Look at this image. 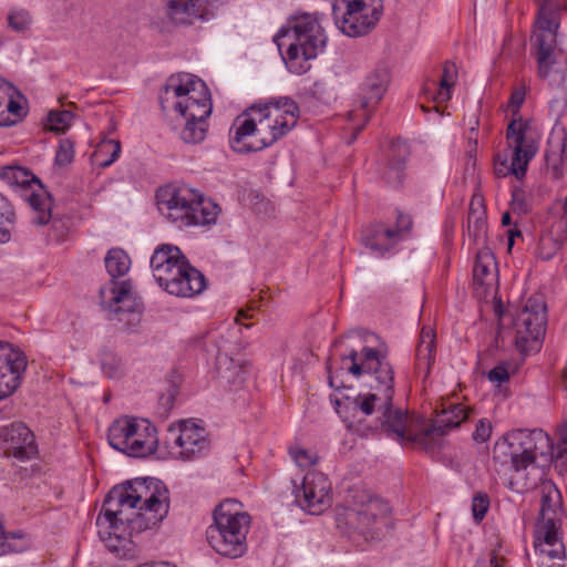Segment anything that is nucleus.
Segmentation results:
<instances>
[{
	"label": "nucleus",
	"mask_w": 567,
	"mask_h": 567,
	"mask_svg": "<svg viewBox=\"0 0 567 567\" xmlns=\"http://www.w3.org/2000/svg\"><path fill=\"white\" fill-rule=\"evenodd\" d=\"M0 178L10 186L28 187L32 183L38 184L40 192H32L27 197L28 203L37 213L33 223L43 226L50 221L53 198L35 175L20 166H7L0 171Z\"/></svg>",
	"instance_id": "obj_17"
},
{
	"label": "nucleus",
	"mask_w": 567,
	"mask_h": 567,
	"mask_svg": "<svg viewBox=\"0 0 567 567\" xmlns=\"http://www.w3.org/2000/svg\"><path fill=\"white\" fill-rule=\"evenodd\" d=\"M524 100H525V91L524 90H516L511 95V103L516 107H520V105L524 103Z\"/></svg>",
	"instance_id": "obj_56"
},
{
	"label": "nucleus",
	"mask_w": 567,
	"mask_h": 567,
	"mask_svg": "<svg viewBox=\"0 0 567 567\" xmlns=\"http://www.w3.org/2000/svg\"><path fill=\"white\" fill-rule=\"evenodd\" d=\"M21 537L22 535L16 533L7 534L0 526V556L20 550L21 548L12 544L11 540Z\"/></svg>",
	"instance_id": "obj_48"
},
{
	"label": "nucleus",
	"mask_w": 567,
	"mask_h": 567,
	"mask_svg": "<svg viewBox=\"0 0 567 567\" xmlns=\"http://www.w3.org/2000/svg\"><path fill=\"white\" fill-rule=\"evenodd\" d=\"M364 509L353 512L361 532L371 539L380 538L383 527L389 526L386 517L390 512L389 503L384 498H368Z\"/></svg>",
	"instance_id": "obj_22"
},
{
	"label": "nucleus",
	"mask_w": 567,
	"mask_h": 567,
	"mask_svg": "<svg viewBox=\"0 0 567 567\" xmlns=\"http://www.w3.org/2000/svg\"><path fill=\"white\" fill-rule=\"evenodd\" d=\"M151 268L157 284L169 295L189 298L206 288L204 275L189 264L177 246H158L151 257Z\"/></svg>",
	"instance_id": "obj_4"
},
{
	"label": "nucleus",
	"mask_w": 567,
	"mask_h": 567,
	"mask_svg": "<svg viewBox=\"0 0 567 567\" xmlns=\"http://www.w3.org/2000/svg\"><path fill=\"white\" fill-rule=\"evenodd\" d=\"M291 130L289 118L275 115L269 105L252 106L238 116L230 128V145L237 153L261 151L272 145Z\"/></svg>",
	"instance_id": "obj_5"
},
{
	"label": "nucleus",
	"mask_w": 567,
	"mask_h": 567,
	"mask_svg": "<svg viewBox=\"0 0 567 567\" xmlns=\"http://www.w3.org/2000/svg\"><path fill=\"white\" fill-rule=\"evenodd\" d=\"M172 127L186 144H198L206 137L207 118H194L192 115L175 114Z\"/></svg>",
	"instance_id": "obj_27"
},
{
	"label": "nucleus",
	"mask_w": 567,
	"mask_h": 567,
	"mask_svg": "<svg viewBox=\"0 0 567 567\" xmlns=\"http://www.w3.org/2000/svg\"><path fill=\"white\" fill-rule=\"evenodd\" d=\"M503 560H504V559H499V558L497 557V555H496V553H495V551H493V553H492V556H491L489 563H491V565H492L493 567H501V565H502V561H503Z\"/></svg>",
	"instance_id": "obj_58"
},
{
	"label": "nucleus",
	"mask_w": 567,
	"mask_h": 567,
	"mask_svg": "<svg viewBox=\"0 0 567 567\" xmlns=\"http://www.w3.org/2000/svg\"><path fill=\"white\" fill-rule=\"evenodd\" d=\"M110 445L132 457H146L158 445L156 427L145 419L123 416L115 420L107 431Z\"/></svg>",
	"instance_id": "obj_10"
},
{
	"label": "nucleus",
	"mask_w": 567,
	"mask_h": 567,
	"mask_svg": "<svg viewBox=\"0 0 567 567\" xmlns=\"http://www.w3.org/2000/svg\"><path fill=\"white\" fill-rule=\"evenodd\" d=\"M274 107L275 115H282L285 118L290 117L289 124L291 128L296 125L299 115L298 104L290 97H279L269 103Z\"/></svg>",
	"instance_id": "obj_37"
},
{
	"label": "nucleus",
	"mask_w": 567,
	"mask_h": 567,
	"mask_svg": "<svg viewBox=\"0 0 567 567\" xmlns=\"http://www.w3.org/2000/svg\"><path fill=\"white\" fill-rule=\"evenodd\" d=\"M159 212L178 227L215 223L219 207L187 186H167L156 193Z\"/></svg>",
	"instance_id": "obj_9"
},
{
	"label": "nucleus",
	"mask_w": 567,
	"mask_h": 567,
	"mask_svg": "<svg viewBox=\"0 0 567 567\" xmlns=\"http://www.w3.org/2000/svg\"><path fill=\"white\" fill-rule=\"evenodd\" d=\"M363 127H364V124H363V125L358 126V127L354 130V133H353V135H352L351 140L349 141V144H351V143L357 138V136L360 134V132L363 130Z\"/></svg>",
	"instance_id": "obj_63"
},
{
	"label": "nucleus",
	"mask_w": 567,
	"mask_h": 567,
	"mask_svg": "<svg viewBox=\"0 0 567 567\" xmlns=\"http://www.w3.org/2000/svg\"><path fill=\"white\" fill-rule=\"evenodd\" d=\"M332 498H293L289 505L291 512L299 511L308 515H321L332 506Z\"/></svg>",
	"instance_id": "obj_34"
},
{
	"label": "nucleus",
	"mask_w": 567,
	"mask_h": 567,
	"mask_svg": "<svg viewBox=\"0 0 567 567\" xmlns=\"http://www.w3.org/2000/svg\"><path fill=\"white\" fill-rule=\"evenodd\" d=\"M475 198L472 199L471 210L468 213V234L478 241L485 237L486 221L483 218V212H477L473 208Z\"/></svg>",
	"instance_id": "obj_39"
},
{
	"label": "nucleus",
	"mask_w": 567,
	"mask_h": 567,
	"mask_svg": "<svg viewBox=\"0 0 567 567\" xmlns=\"http://www.w3.org/2000/svg\"><path fill=\"white\" fill-rule=\"evenodd\" d=\"M391 81L390 70L385 64H378L368 75L360 86L359 106L364 112V122L367 123L372 111L382 100Z\"/></svg>",
	"instance_id": "obj_20"
},
{
	"label": "nucleus",
	"mask_w": 567,
	"mask_h": 567,
	"mask_svg": "<svg viewBox=\"0 0 567 567\" xmlns=\"http://www.w3.org/2000/svg\"><path fill=\"white\" fill-rule=\"evenodd\" d=\"M327 370L329 373V377H328L329 385L334 390L344 388L343 381L339 379L338 372L332 371V365H331L330 360L327 362Z\"/></svg>",
	"instance_id": "obj_54"
},
{
	"label": "nucleus",
	"mask_w": 567,
	"mask_h": 567,
	"mask_svg": "<svg viewBox=\"0 0 567 567\" xmlns=\"http://www.w3.org/2000/svg\"><path fill=\"white\" fill-rule=\"evenodd\" d=\"M567 141H564V162H565V165H566V171H567Z\"/></svg>",
	"instance_id": "obj_64"
},
{
	"label": "nucleus",
	"mask_w": 567,
	"mask_h": 567,
	"mask_svg": "<svg viewBox=\"0 0 567 567\" xmlns=\"http://www.w3.org/2000/svg\"><path fill=\"white\" fill-rule=\"evenodd\" d=\"M538 4L537 31L532 37V48L537 60L538 76L546 79L556 63V32L559 27L560 4L555 0H534Z\"/></svg>",
	"instance_id": "obj_11"
},
{
	"label": "nucleus",
	"mask_w": 567,
	"mask_h": 567,
	"mask_svg": "<svg viewBox=\"0 0 567 567\" xmlns=\"http://www.w3.org/2000/svg\"><path fill=\"white\" fill-rule=\"evenodd\" d=\"M74 117V114L71 111H51L48 115V121L50 123V130L54 132H65Z\"/></svg>",
	"instance_id": "obj_41"
},
{
	"label": "nucleus",
	"mask_w": 567,
	"mask_h": 567,
	"mask_svg": "<svg viewBox=\"0 0 567 567\" xmlns=\"http://www.w3.org/2000/svg\"><path fill=\"white\" fill-rule=\"evenodd\" d=\"M169 491L156 477H136L114 485L105 496H164Z\"/></svg>",
	"instance_id": "obj_23"
},
{
	"label": "nucleus",
	"mask_w": 567,
	"mask_h": 567,
	"mask_svg": "<svg viewBox=\"0 0 567 567\" xmlns=\"http://www.w3.org/2000/svg\"><path fill=\"white\" fill-rule=\"evenodd\" d=\"M351 336H358L359 338H364L367 336H370L369 333L364 332L362 329H353L350 330L347 334L340 337L333 342V348H337L341 342L343 338L351 337Z\"/></svg>",
	"instance_id": "obj_55"
},
{
	"label": "nucleus",
	"mask_w": 567,
	"mask_h": 567,
	"mask_svg": "<svg viewBox=\"0 0 567 567\" xmlns=\"http://www.w3.org/2000/svg\"><path fill=\"white\" fill-rule=\"evenodd\" d=\"M507 140L513 144L512 163L507 165V158L497 154L494 158V172L497 177H505L513 174L517 179L525 176L528 162L536 155L538 151L537 143L534 137L527 136L525 125L512 121L506 131Z\"/></svg>",
	"instance_id": "obj_14"
},
{
	"label": "nucleus",
	"mask_w": 567,
	"mask_h": 567,
	"mask_svg": "<svg viewBox=\"0 0 567 567\" xmlns=\"http://www.w3.org/2000/svg\"><path fill=\"white\" fill-rule=\"evenodd\" d=\"M507 235H508V248L511 249L514 245L515 237H519L522 235V233L517 228H514V229H508Z\"/></svg>",
	"instance_id": "obj_57"
},
{
	"label": "nucleus",
	"mask_w": 567,
	"mask_h": 567,
	"mask_svg": "<svg viewBox=\"0 0 567 567\" xmlns=\"http://www.w3.org/2000/svg\"><path fill=\"white\" fill-rule=\"evenodd\" d=\"M341 362L340 371L347 370L348 373L357 377L362 373L371 377L368 383L370 392L357 395L346 394L342 399L334 400L336 411L349 431H359L362 422L358 419L359 413L370 416L378 412L380 415L374 420L373 425L368 427L369 431H379L395 441L406 440L430 450L432 449L429 444L430 440L445 435L468 417V411L461 404L444 402L432 426L414 434L409 429V414L393 406L394 371L385 354L377 349L364 347L361 350L360 362L359 353L354 349L348 354H342Z\"/></svg>",
	"instance_id": "obj_1"
},
{
	"label": "nucleus",
	"mask_w": 567,
	"mask_h": 567,
	"mask_svg": "<svg viewBox=\"0 0 567 567\" xmlns=\"http://www.w3.org/2000/svg\"><path fill=\"white\" fill-rule=\"evenodd\" d=\"M503 342H504V340H503V337H502V332H501V330H498V332H497V334L495 337V340H494V346L496 348H501Z\"/></svg>",
	"instance_id": "obj_61"
},
{
	"label": "nucleus",
	"mask_w": 567,
	"mask_h": 567,
	"mask_svg": "<svg viewBox=\"0 0 567 567\" xmlns=\"http://www.w3.org/2000/svg\"><path fill=\"white\" fill-rule=\"evenodd\" d=\"M410 155L408 143L401 138L394 140L389 148V161L382 173V178L391 186L399 187L403 181L405 161Z\"/></svg>",
	"instance_id": "obj_25"
},
{
	"label": "nucleus",
	"mask_w": 567,
	"mask_h": 567,
	"mask_svg": "<svg viewBox=\"0 0 567 567\" xmlns=\"http://www.w3.org/2000/svg\"><path fill=\"white\" fill-rule=\"evenodd\" d=\"M7 22L12 31L22 33L30 29L32 17L27 10L13 9L8 13Z\"/></svg>",
	"instance_id": "obj_40"
},
{
	"label": "nucleus",
	"mask_w": 567,
	"mask_h": 567,
	"mask_svg": "<svg viewBox=\"0 0 567 567\" xmlns=\"http://www.w3.org/2000/svg\"><path fill=\"white\" fill-rule=\"evenodd\" d=\"M1 111L7 114L9 122H12L9 126L16 125L23 116L21 104L12 99H10L7 104L0 101V112Z\"/></svg>",
	"instance_id": "obj_47"
},
{
	"label": "nucleus",
	"mask_w": 567,
	"mask_h": 567,
	"mask_svg": "<svg viewBox=\"0 0 567 567\" xmlns=\"http://www.w3.org/2000/svg\"><path fill=\"white\" fill-rule=\"evenodd\" d=\"M551 549H555V547L545 545L543 547V550H535V554L539 557L542 564H544L545 560L555 561V560H563L565 558L566 555H556V556L551 555V551H550Z\"/></svg>",
	"instance_id": "obj_53"
},
{
	"label": "nucleus",
	"mask_w": 567,
	"mask_h": 567,
	"mask_svg": "<svg viewBox=\"0 0 567 567\" xmlns=\"http://www.w3.org/2000/svg\"><path fill=\"white\" fill-rule=\"evenodd\" d=\"M289 454L299 467H308L317 463V457L312 456L308 450L291 446Z\"/></svg>",
	"instance_id": "obj_46"
},
{
	"label": "nucleus",
	"mask_w": 567,
	"mask_h": 567,
	"mask_svg": "<svg viewBox=\"0 0 567 567\" xmlns=\"http://www.w3.org/2000/svg\"><path fill=\"white\" fill-rule=\"evenodd\" d=\"M176 394H177L176 386L171 385L168 388L167 393L162 394L159 396V405L162 406L164 413L168 412L172 409L175 398H176Z\"/></svg>",
	"instance_id": "obj_52"
},
{
	"label": "nucleus",
	"mask_w": 567,
	"mask_h": 567,
	"mask_svg": "<svg viewBox=\"0 0 567 567\" xmlns=\"http://www.w3.org/2000/svg\"><path fill=\"white\" fill-rule=\"evenodd\" d=\"M215 365L218 375L226 379L227 382H233L241 370L240 367L235 363L234 359L229 357L228 352L224 351V347L218 344Z\"/></svg>",
	"instance_id": "obj_35"
},
{
	"label": "nucleus",
	"mask_w": 567,
	"mask_h": 567,
	"mask_svg": "<svg viewBox=\"0 0 567 567\" xmlns=\"http://www.w3.org/2000/svg\"><path fill=\"white\" fill-rule=\"evenodd\" d=\"M166 17L176 27H192L215 17L212 0H167Z\"/></svg>",
	"instance_id": "obj_18"
},
{
	"label": "nucleus",
	"mask_w": 567,
	"mask_h": 567,
	"mask_svg": "<svg viewBox=\"0 0 567 567\" xmlns=\"http://www.w3.org/2000/svg\"><path fill=\"white\" fill-rule=\"evenodd\" d=\"M105 268L112 279L124 276L131 265L128 255L121 248L109 250L104 259Z\"/></svg>",
	"instance_id": "obj_32"
},
{
	"label": "nucleus",
	"mask_w": 567,
	"mask_h": 567,
	"mask_svg": "<svg viewBox=\"0 0 567 567\" xmlns=\"http://www.w3.org/2000/svg\"><path fill=\"white\" fill-rule=\"evenodd\" d=\"M169 453L182 461H194L207 454L210 447L206 430L190 420L168 427L166 439Z\"/></svg>",
	"instance_id": "obj_15"
},
{
	"label": "nucleus",
	"mask_w": 567,
	"mask_h": 567,
	"mask_svg": "<svg viewBox=\"0 0 567 567\" xmlns=\"http://www.w3.org/2000/svg\"><path fill=\"white\" fill-rule=\"evenodd\" d=\"M214 342H215V347L216 348H217V344H218L220 347H224V351H227L226 350V346H225L226 340L224 339L223 334L215 337L214 338Z\"/></svg>",
	"instance_id": "obj_59"
},
{
	"label": "nucleus",
	"mask_w": 567,
	"mask_h": 567,
	"mask_svg": "<svg viewBox=\"0 0 567 567\" xmlns=\"http://www.w3.org/2000/svg\"><path fill=\"white\" fill-rule=\"evenodd\" d=\"M435 332L432 328L424 327L420 334L416 347V367L424 370L426 374L430 372L435 355Z\"/></svg>",
	"instance_id": "obj_30"
},
{
	"label": "nucleus",
	"mask_w": 567,
	"mask_h": 567,
	"mask_svg": "<svg viewBox=\"0 0 567 567\" xmlns=\"http://www.w3.org/2000/svg\"><path fill=\"white\" fill-rule=\"evenodd\" d=\"M291 494L293 496H329L331 484L320 472H309L301 477H291Z\"/></svg>",
	"instance_id": "obj_28"
},
{
	"label": "nucleus",
	"mask_w": 567,
	"mask_h": 567,
	"mask_svg": "<svg viewBox=\"0 0 567 567\" xmlns=\"http://www.w3.org/2000/svg\"><path fill=\"white\" fill-rule=\"evenodd\" d=\"M334 0L332 14L336 25L348 37H361L375 27L383 11V0Z\"/></svg>",
	"instance_id": "obj_13"
},
{
	"label": "nucleus",
	"mask_w": 567,
	"mask_h": 567,
	"mask_svg": "<svg viewBox=\"0 0 567 567\" xmlns=\"http://www.w3.org/2000/svg\"><path fill=\"white\" fill-rule=\"evenodd\" d=\"M457 78V70L456 65L451 62L446 61L443 66V73L439 81L440 89L437 90L435 100L440 102H445L451 99V89L455 84Z\"/></svg>",
	"instance_id": "obj_36"
},
{
	"label": "nucleus",
	"mask_w": 567,
	"mask_h": 567,
	"mask_svg": "<svg viewBox=\"0 0 567 567\" xmlns=\"http://www.w3.org/2000/svg\"><path fill=\"white\" fill-rule=\"evenodd\" d=\"M410 220L404 218L403 216H400V218L398 219V225L401 226L402 228L408 229L410 227Z\"/></svg>",
	"instance_id": "obj_60"
},
{
	"label": "nucleus",
	"mask_w": 567,
	"mask_h": 567,
	"mask_svg": "<svg viewBox=\"0 0 567 567\" xmlns=\"http://www.w3.org/2000/svg\"><path fill=\"white\" fill-rule=\"evenodd\" d=\"M566 445L567 435L561 439L555 454L550 436L542 429H516L496 442L493 457L496 462L509 466V487L513 492H533L536 496H561L556 484L543 476L555 457L557 462L563 458L567 451Z\"/></svg>",
	"instance_id": "obj_2"
},
{
	"label": "nucleus",
	"mask_w": 567,
	"mask_h": 567,
	"mask_svg": "<svg viewBox=\"0 0 567 567\" xmlns=\"http://www.w3.org/2000/svg\"><path fill=\"white\" fill-rule=\"evenodd\" d=\"M74 145L69 138H63L59 143V148L55 155L56 165H68L73 161L74 157Z\"/></svg>",
	"instance_id": "obj_45"
},
{
	"label": "nucleus",
	"mask_w": 567,
	"mask_h": 567,
	"mask_svg": "<svg viewBox=\"0 0 567 567\" xmlns=\"http://www.w3.org/2000/svg\"><path fill=\"white\" fill-rule=\"evenodd\" d=\"M237 498H225L214 511V525L206 532L207 542L221 556L241 557L247 550L246 536L250 516L240 512Z\"/></svg>",
	"instance_id": "obj_7"
},
{
	"label": "nucleus",
	"mask_w": 567,
	"mask_h": 567,
	"mask_svg": "<svg viewBox=\"0 0 567 567\" xmlns=\"http://www.w3.org/2000/svg\"><path fill=\"white\" fill-rule=\"evenodd\" d=\"M102 370L104 374L111 379H117L123 373L122 360L109 353L102 359Z\"/></svg>",
	"instance_id": "obj_43"
},
{
	"label": "nucleus",
	"mask_w": 567,
	"mask_h": 567,
	"mask_svg": "<svg viewBox=\"0 0 567 567\" xmlns=\"http://www.w3.org/2000/svg\"><path fill=\"white\" fill-rule=\"evenodd\" d=\"M492 434V424L486 419H482L476 424V429L473 433V440L483 443L486 442Z\"/></svg>",
	"instance_id": "obj_49"
},
{
	"label": "nucleus",
	"mask_w": 567,
	"mask_h": 567,
	"mask_svg": "<svg viewBox=\"0 0 567 567\" xmlns=\"http://www.w3.org/2000/svg\"><path fill=\"white\" fill-rule=\"evenodd\" d=\"M112 298L110 309L115 312H134L137 310V302L132 295V286L130 281H122L118 286L111 288Z\"/></svg>",
	"instance_id": "obj_31"
},
{
	"label": "nucleus",
	"mask_w": 567,
	"mask_h": 567,
	"mask_svg": "<svg viewBox=\"0 0 567 567\" xmlns=\"http://www.w3.org/2000/svg\"><path fill=\"white\" fill-rule=\"evenodd\" d=\"M159 104L164 113L192 115L208 118L213 105L206 83L189 73L172 74L159 92Z\"/></svg>",
	"instance_id": "obj_8"
},
{
	"label": "nucleus",
	"mask_w": 567,
	"mask_h": 567,
	"mask_svg": "<svg viewBox=\"0 0 567 567\" xmlns=\"http://www.w3.org/2000/svg\"><path fill=\"white\" fill-rule=\"evenodd\" d=\"M515 346L524 355L538 352L547 324V307L542 297H530L514 321Z\"/></svg>",
	"instance_id": "obj_12"
},
{
	"label": "nucleus",
	"mask_w": 567,
	"mask_h": 567,
	"mask_svg": "<svg viewBox=\"0 0 567 567\" xmlns=\"http://www.w3.org/2000/svg\"><path fill=\"white\" fill-rule=\"evenodd\" d=\"M502 224L504 226H507V225H511L512 224V217H511V214L509 213H505L503 214L502 216Z\"/></svg>",
	"instance_id": "obj_62"
},
{
	"label": "nucleus",
	"mask_w": 567,
	"mask_h": 567,
	"mask_svg": "<svg viewBox=\"0 0 567 567\" xmlns=\"http://www.w3.org/2000/svg\"><path fill=\"white\" fill-rule=\"evenodd\" d=\"M493 264V257L488 251H480L476 255V260L473 269L474 280L481 284L484 282V278L491 275V265Z\"/></svg>",
	"instance_id": "obj_42"
},
{
	"label": "nucleus",
	"mask_w": 567,
	"mask_h": 567,
	"mask_svg": "<svg viewBox=\"0 0 567 567\" xmlns=\"http://www.w3.org/2000/svg\"><path fill=\"white\" fill-rule=\"evenodd\" d=\"M564 141H567V134L564 128H554L547 140L545 151L546 171L555 179H559L566 172L564 162Z\"/></svg>",
	"instance_id": "obj_24"
},
{
	"label": "nucleus",
	"mask_w": 567,
	"mask_h": 567,
	"mask_svg": "<svg viewBox=\"0 0 567 567\" xmlns=\"http://www.w3.org/2000/svg\"><path fill=\"white\" fill-rule=\"evenodd\" d=\"M282 38L291 39L287 49L286 65L291 73L298 75L310 69L308 61L323 52L327 43L321 25L309 13L293 17L288 21V28L279 30L275 38L278 48H281L279 40Z\"/></svg>",
	"instance_id": "obj_6"
},
{
	"label": "nucleus",
	"mask_w": 567,
	"mask_h": 567,
	"mask_svg": "<svg viewBox=\"0 0 567 567\" xmlns=\"http://www.w3.org/2000/svg\"><path fill=\"white\" fill-rule=\"evenodd\" d=\"M401 229L375 224L363 230L362 244L370 249L371 252L383 256L398 241Z\"/></svg>",
	"instance_id": "obj_26"
},
{
	"label": "nucleus",
	"mask_w": 567,
	"mask_h": 567,
	"mask_svg": "<svg viewBox=\"0 0 567 567\" xmlns=\"http://www.w3.org/2000/svg\"><path fill=\"white\" fill-rule=\"evenodd\" d=\"M0 440L3 442L4 452L18 458L27 461L38 453L34 434L23 423H12L0 430Z\"/></svg>",
	"instance_id": "obj_21"
},
{
	"label": "nucleus",
	"mask_w": 567,
	"mask_h": 567,
	"mask_svg": "<svg viewBox=\"0 0 567 567\" xmlns=\"http://www.w3.org/2000/svg\"><path fill=\"white\" fill-rule=\"evenodd\" d=\"M14 223L16 212L11 203L0 194V244L10 241Z\"/></svg>",
	"instance_id": "obj_33"
},
{
	"label": "nucleus",
	"mask_w": 567,
	"mask_h": 567,
	"mask_svg": "<svg viewBox=\"0 0 567 567\" xmlns=\"http://www.w3.org/2000/svg\"><path fill=\"white\" fill-rule=\"evenodd\" d=\"M27 368L25 355L9 342L0 341V400L11 395L20 385Z\"/></svg>",
	"instance_id": "obj_19"
},
{
	"label": "nucleus",
	"mask_w": 567,
	"mask_h": 567,
	"mask_svg": "<svg viewBox=\"0 0 567 567\" xmlns=\"http://www.w3.org/2000/svg\"><path fill=\"white\" fill-rule=\"evenodd\" d=\"M489 507V498H473L472 513L475 522H481Z\"/></svg>",
	"instance_id": "obj_50"
},
{
	"label": "nucleus",
	"mask_w": 567,
	"mask_h": 567,
	"mask_svg": "<svg viewBox=\"0 0 567 567\" xmlns=\"http://www.w3.org/2000/svg\"><path fill=\"white\" fill-rule=\"evenodd\" d=\"M517 370L516 367H513L509 362H501L496 367H494L487 374V378L491 382L502 384L509 380V375L512 371L513 373Z\"/></svg>",
	"instance_id": "obj_44"
},
{
	"label": "nucleus",
	"mask_w": 567,
	"mask_h": 567,
	"mask_svg": "<svg viewBox=\"0 0 567 567\" xmlns=\"http://www.w3.org/2000/svg\"><path fill=\"white\" fill-rule=\"evenodd\" d=\"M563 498H543L539 515L534 529V549L543 550L545 545L555 547L551 555H566L560 538L564 517Z\"/></svg>",
	"instance_id": "obj_16"
},
{
	"label": "nucleus",
	"mask_w": 567,
	"mask_h": 567,
	"mask_svg": "<svg viewBox=\"0 0 567 567\" xmlns=\"http://www.w3.org/2000/svg\"><path fill=\"white\" fill-rule=\"evenodd\" d=\"M564 223L553 221L548 231L540 235L537 255L543 260L551 259L567 239V227Z\"/></svg>",
	"instance_id": "obj_29"
},
{
	"label": "nucleus",
	"mask_w": 567,
	"mask_h": 567,
	"mask_svg": "<svg viewBox=\"0 0 567 567\" xmlns=\"http://www.w3.org/2000/svg\"><path fill=\"white\" fill-rule=\"evenodd\" d=\"M120 153H121V143L118 141H115V140H103L96 151H95V156L97 159L102 158L103 156L105 155H109V158H105V159H102L99 164L100 166L102 167H107L110 166L111 164H113L117 157L120 156Z\"/></svg>",
	"instance_id": "obj_38"
},
{
	"label": "nucleus",
	"mask_w": 567,
	"mask_h": 567,
	"mask_svg": "<svg viewBox=\"0 0 567 567\" xmlns=\"http://www.w3.org/2000/svg\"><path fill=\"white\" fill-rule=\"evenodd\" d=\"M168 498H105L97 526L100 539L113 553L125 548L127 538L122 534L141 533L161 523L168 513Z\"/></svg>",
	"instance_id": "obj_3"
},
{
	"label": "nucleus",
	"mask_w": 567,
	"mask_h": 567,
	"mask_svg": "<svg viewBox=\"0 0 567 567\" xmlns=\"http://www.w3.org/2000/svg\"><path fill=\"white\" fill-rule=\"evenodd\" d=\"M512 206L514 210L526 213L528 205L524 198V192L520 188H515L512 194Z\"/></svg>",
	"instance_id": "obj_51"
}]
</instances>
